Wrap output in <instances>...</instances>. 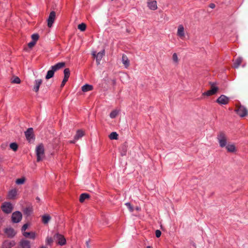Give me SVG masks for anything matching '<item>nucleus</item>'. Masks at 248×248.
<instances>
[{
  "label": "nucleus",
  "mask_w": 248,
  "mask_h": 248,
  "mask_svg": "<svg viewBox=\"0 0 248 248\" xmlns=\"http://www.w3.org/2000/svg\"><path fill=\"white\" fill-rule=\"evenodd\" d=\"M217 140L220 147L226 146L227 144L228 138L226 134L223 132H219L217 135Z\"/></svg>",
  "instance_id": "obj_1"
},
{
  "label": "nucleus",
  "mask_w": 248,
  "mask_h": 248,
  "mask_svg": "<svg viewBox=\"0 0 248 248\" xmlns=\"http://www.w3.org/2000/svg\"><path fill=\"white\" fill-rule=\"evenodd\" d=\"M37 161L39 162L44 158V147L42 144L38 145L36 148Z\"/></svg>",
  "instance_id": "obj_2"
},
{
  "label": "nucleus",
  "mask_w": 248,
  "mask_h": 248,
  "mask_svg": "<svg viewBox=\"0 0 248 248\" xmlns=\"http://www.w3.org/2000/svg\"><path fill=\"white\" fill-rule=\"evenodd\" d=\"M218 90V88L216 86V84L213 83L211 84V89L207 92L203 93L202 95L203 96L206 95L207 96H211L216 94Z\"/></svg>",
  "instance_id": "obj_3"
},
{
  "label": "nucleus",
  "mask_w": 248,
  "mask_h": 248,
  "mask_svg": "<svg viewBox=\"0 0 248 248\" xmlns=\"http://www.w3.org/2000/svg\"><path fill=\"white\" fill-rule=\"evenodd\" d=\"M235 111L241 117L246 116L248 113L246 108L242 106H236Z\"/></svg>",
  "instance_id": "obj_4"
},
{
  "label": "nucleus",
  "mask_w": 248,
  "mask_h": 248,
  "mask_svg": "<svg viewBox=\"0 0 248 248\" xmlns=\"http://www.w3.org/2000/svg\"><path fill=\"white\" fill-rule=\"evenodd\" d=\"M54 239L58 244L61 246H63L66 244L65 238L62 235L59 233H56L54 235Z\"/></svg>",
  "instance_id": "obj_5"
},
{
  "label": "nucleus",
  "mask_w": 248,
  "mask_h": 248,
  "mask_svg": "<svg viewBox=\"0 0 248 248\" xmlns=\"http://www.w3.org/2000/svg\"><path fill=\"white\" fill-rule=\"evenodd\" d=\"M1 209L5 213L9 214L12 212L13 209V206L10 202H5L2 204Z\"/></svg>",
  "instance_id": "obj_6"
},
{
  "label": "nucleus",
  "mask_w": 248,
  "mask_h": 248,
  "mask_svg": "<svg viewBox=\"0 0 248 248\" xmlns=\"http://www.w3.org/2000/svg\"><path fill=\"white\" fill-rule=\"evenodd\" d=\"M22 218V215L21 212L16 211L13 213L12 216V220L14 223L20 222Z\"/></svg>",
  "instance_id": "obj_7"
},
{
  "label": "nucleus",
  "mask_w": 248,
  "mask_h": 248,
  "mask_svg": "<svg viewBox=\"0 0 248 248\" xmlns=\"http://www.w3.org/2000/svg\"><path fill=\"white\" fill-rule=\"evenodd\" d=\"M56 17V13L54 11H52L49 14L48 17L47 19V26L49 28L52 26Z\"/></svg>",
  "instance_id": "obj_8"
},
{
  "label": "nucleus",
  "mask_w": 248,
  "mask_h": 248,
  "mask_svg": "<svg viewBox=\"0 0 248 248\" xmlns=\"http://www.w3.org/2000/svg\"><path fill=\"white\" fill-rule=\"evenodd\" d=\"M177 35L181 39H184L185 37V31L183 25H179L178 26Z\"/></svg>",
  "instance_id": "obj_9"
},
{
  "label": "nucleus",
  "mask_w": 248,
  "mask_h": 248,
  "mask_svg": "<svg viewBox=\"0 0 248 248\" xmlns=\"http://www.w3.org/2000/svg\"><path fill=\"white\" fill-rule=\"evenodd\" d=\"M25 134L27 140L29 142L34 140L33 132V129L32 128H28V130L25 132Z\"/></svg>",
  "instance_id": "obj_10"
},
{
  "label": "nucleus",
  "mask_w": 248,
  "mask_h": 248,
  "mask_svg": "<svg viewBox=\"0 0 248 248\" xmlns=\"http://www.w3.org/2000/svg\"><path fill=\"white\" fill-rule=\"evenodd\" d=\"M147 7L149 9L155 11L157 9V2L155 0H148Z\"/></svg>",
  "instance_id": "obj_11"
},
{
  "label": "nucleus",
  "mask_w": 248,
  "mask_h": 248,
  "mask_svg": "<svg viewBox=\"0 0 248 248\" xmlns=\"http://www.w3.org/2000/svg\"><path fill=\"white\" fill-rule=\"evenodd\" d=\"M229 101V98L224 95H221L218 98L217 102L220 105H226Z\"/></svg>",
  "instance_id": "obj_12"
},
{
  "label": "nucleus",
  "mask_w": 248,
  "mask_h": 248,
  "mask_svg": "<svg viewBox=\"0 0 248 248\" xmlns=\"http://www.w3.org/2000/svg\"><path fill=\"white\" fill-rule=\"evenodd\" d=\"M225 147L227 152L229 153H235L237 151L236 148L234 143H229L226 144Z\"/></svg>",
  "instance_id": "obj_13"
},
{
  "label": "nucleus",
  "mask_w": 248,
  "mask_h": 248,
  "mask_svg": "<svg viewBox=\"0 0 248 248\" xmlns=\"http://www.w3.org/2000/svg\"><path fill=\"white\" fill-rule=\"evenodd\" d=\"M105 51L103 50L102 51L98 52L97 55L95 54V52L93 53V55L94 57H96V62L98 64L100 63V62L103 56L104 55Z\"/></svg>",
  "instance_id": "obj_14"
},
{
  "label": "nucleus",
  "mask_w": 248,
  "mask_h": 248,
  "mask_svg": "<svg viewBox=\"0 0 248 248\" xmlns=\"http://www.w3.org/2000/svg\"><path fill=\"white\" fill-rule=\"evenodd\" d=\"M18 190L16 188H15L9 191L8 194V197L10 200H14L17 195Z\"/></svg>",
  "instance_id": "obj_15"
},
{
  "label": "nucleus",
  "mask_w": 248,
  "mask_h": 248,
  "mask_svg": "<svg viewBox=\"0 0 248 248\" xmlns=\"http://www.w3.org/2000/svg\"><path fill=\"white\" fill-rule=\"evenodd\" d=\"M84 135V132L81 130H78L77 131V133L74 137V140L70 141V143H74L76 140H78L81 137H82Z\"/></svg>",
  "instance_id": "obj_16"
},
{
  "label": "nucleus",
  "mask_w": 248,
  "mask_h": 248,
  "mask_svg": "<svg viewBox=\"0 0 248 248\" xmlns=\"http://www.w3.org/2000/svg\"><path fill=\"white\" fill-rule=\"evenodd\" d=\"M21 248H31L30 242L27 240L23 239L20 242Z\"/></svg>",
  "instance_id": "obj_17"
},
{
  "label": "nucleus",
  "mask_w": 248,
  "mask_h": 248,
  "mask_svg": "<svg viewBox=\"0 0 248 248\" xmlns=\"http://www.w3.org/2000/svg\"><path fill=\"white\" fill-rule=\"evenodd\" d=\"M65 65V63L63 62H59L56 64L55 65L52 66L51 68L52 69L54 72L57 71V70L62 68Z\"/></svg>",
  "instance_id": "obj_18"
},
{
  "label": "nucleus",
  "mask_w": 248,
  "mask_h": 248,
  "mask_svg": "<svg viewBox=\"0 0 248 248\" xmlns=\"http://www.w3.org/2000/svg\"><path fill=\"white\" fill-rule=\"evenodd\" d=\"M42 83V80L41 79H38L35 80L33 90L36 92H38L39 90V87Z\"/></svg>",
  "instance_id": "obj_19"
},
{
  "label": "nucleus",
  "mask_w": 248,
  "mask_h": 248,
  "mask_svg": "<svg viewBox=\"0 0 248 248\" xmlns=\"http://www.w3.org/2000/svg\"><path fill=\"white\" fill-rule=\"evenodd\" d=\"M23 235L26 238L34 239L36 236V234L35 232H23Z\"/></svg>",
  "instance_id": "obj_20"
},
{
  "label": "nucleus",
  "mask_w": 248,
  "mask_h": 248,
  "mask_svg": "<svg viewBox=\"0 0 248 248\" xmlns=\"http://www.w3.org/2000/svg\"><path fill=\"white\" fill-rule=\"evenodd\" d=\"M122 63L124 66L125 68H127L130 64V62L125 55H123L122 58Z\"/></svg>",
  "instance_id": "obj_21"
},
{
  "label": "nucleus",
  "mask_w": 248,
  "mask_h": 248,
  "mask_svg": "<svg viewBox=\"0 0 248 248\" xmlns=\"http://www.w3.org/2000/svg\"><path fill=\"white\" fill-rule=\"evenodd\" d=\"M4 232L8 237H13L16 234L14 229L11 228L5 229Z\"/></svg>",
  "instance_id": "obj_22"
},
{
  "label": "nucleus",
  "mask_w": 248,
  "mask_h": 248,
  "mask_svg": "<svg viewBox=\"0 0 248 248\" xmlns=\"http://www.w3.org/2000/svg\"><path fill=\"white\" fill-rule=\"evenodd\" d=\"M243 61V59L241 57L237 58L234 61L233 67L234 68H237L239 67Z\"/></svg>",
  "instance_id": "obj_23"
},
{
  "label": "nucleus",
  "mask_w": 248,
  "mask_h": 248,
  "mask_svg": "<svg viewBox=\"0 0 248 248\" xmlns=\"http://www.w3.org/2000/svg\"><path fill=\"white\" fill-rule=\"evenodd\" d=\"M82 91L83 92H87L93 90V86L89 84H85L83 85L81 88Z\"/></svg>",
  "instance_id": "obj_24"
},
{
  "label": "nucleus",
  "mask_w": 248,
  "mask_h": 248,
  "mask_svg": "<svg viewBox=\"0 0 248 248\" xmlns=\"http://www.w3.org/2000/svg\"><path fill=\"white\" fill-rule=\"evenodd\" d=\"M119 112H120L119 110L114 109L110 112V113L109 114V116L112 119L115 118V117H116L117 116V115H118Z\"/></svg>",
  "instance_id": "obj_25"
},
{
  "label": "nucleus",
  "mask_w": 248,
  "mask_h": 248,
  "mask_svg": "<svg viewBox=\"0 0 248 248\" xmlns=\"http://www.w3.org/2000/svg\"><path fill=\"white\" fill-rule=\"evenodd\" d=\"M89 195L86 193L82 194L79 197V201L80 202H83L86 199L89 198Z\"/></svg>",
  "instance_id": "obj_26"
},
{
  "label": "nucleus",
  "mask_w": 248,
  "mask_h": 248,
  "mask_svg": "<svg viewBox=\"0 0 248 248\" xmlns=\"http://www.w3.org/2000/svg\"><path fill=\"white\" fill-rule=\"evenodd\" d=\"M54 73H55V72L54 71V70L51 68V70H48L47 71V74L46 76V79H48L52 78L54 76Z\"/></svg>",
  "instance_id": "obj_27"
},
{
  "label": "nucleus",
  "mask_w": 248,
  "mask_h": 248,
  "mask_svg": "<svg viewBox=\"0 0 248 248\" xmlns=\"http://www.w3.org/2000/svg\"><path fill=\"white\" fill-rule=\"evenodd\" d=\"M26 178L25 177H22L20 178H18L16 180V183L17 185H22L24 184L26 181Z\"/></svg>",
  "instance_id": "obj_28"
},
{
  "label": "nucleus",
  "mask_w": 248,
  "mask_h": 248,
  "mask_svg": "<svg viewBox=\"0 0 248 248\" xmlns=\"http://www.w3.org/2000/svg\"><path fill=\"white\" fill-rule=\"evenodd\" d=\"M50 216L48 215H44L42 217V221L44 224H47L50 219Z\"/></svg>",
  "instance_id": "obj_29"
},
{
  "label": "nucleus",
  "mask_w": 248,
  "mask_h": 248,
  "mask_svg": "<svg viewBox=\"0 0 248 248\" xmlns=\"http://www.w3.org/2000/svg\"><path fill=\"white\" fill-rule=\"evenodd\" d=\"M54 240V238H53L51 237L47 236L46 239V244L48 245L51 246L53 244Z\"/></svg>",
  "instance_id": "obj_30"
},
{
  "label": "nucleus",
  "mask_w": 248,
  "mask_h": 248,
  "mask_svg": "<svg viewBox=\"0 0 248 248\" xmlns=\"http://www.w3.org/2000/svg\"><path fill=\"white\" fill-rule=\"evenodd\" d=\"M118 135L115 132H113L109 135V138L110 140H117L118 139Z\"/></svg>",
  "instance_id": "obj_31"
},
{
  "label": "nucleus",
  "mask_w": 248,
  "mask_h": 248,
  "mask_svg": "<svg viewBox=\"0 0 248 248\" xmlns=\"http://www.w3.org/2000/svg\"><path fill=\"white\" fill-rule=\"evenodd\" d=\"M172 59L173 62L174 63L177 64L178 63L179 59H178L177 54L176 53H174L172 54Z\"/></svg>",
  "instance_id": "obj_32"
},
{
  "label": "nucleus",
  "mask_w": 248,
  "mask_h": 248,
  "mask_svg": "<svg viewBox=\"0 0 248 248\" xmlns=\"http://www.w3.org/2000/svg\"><path fill=\"white\" fill-rule=\"evenodd\" d=\"M70 74V70L68 68H66L64 70V78L68 79Z\"/></svg>",
  "instance_id": "obj_33"
},
{
  "label": "nucleus",
  "mask_w": 248,
  "mask_h": 248,
  "mask_svg": "<svg viewBox=\"0 0 248 248\" xmlns=\"http://www.w3.org/2000/svg\"><path fill=\"white\" fill-rule=\"evenodd\" d=\"M20 82V78L17 77H15L11 79V82L13 83L19 84Z\"/></svg>",
  "instance_id": "obj_34"
},
{
  "label": "nucleus",
  "mask_w": 248,
  "mask_h": 248,
  "mask_svg": "<svg viewBox=\"0 0 248 248\" xmlns=\"http://www.w3.org/2000/svg\"><path fill=\"white\" fill-rule=\"evenodd\" d=\"M10 147L14 151H16L17 149L18 146L16 143H12L10 145Z\"/></svg>",
  "instance_id": "obj_35"
},
{
  "label": "nucleus",
  "mask_w": 248,
  "mask_h": 248,
  "mask_svg": "<svg viewBox=\"0 0 248 248\" xmlns=\"http://www.w3.org/2000/svg\"><path fill=\"white\" fill-rule=\"evenodd\" d=\"M86 26L84 23H81L78 25V29L81 31H84L86 30Z\"/></svg>",
  "instance_id": "obj_36"
},
{
  "label": "nucleus",
  "mask_w": 248,
  "mask_h": 248,
  "mask_svg": "<svg viewBox=\"0 0 248 248\" xmlns=\"http://www.w3.org/2000/svg\"><path fill=\"white\" fill-rule=\"evenodd\" d=\"M24 212L26 215L29 216L31 213L32 209L31 207H27L25 209Z\"/></svg>",
  "instance_id": "obj_37"
},
{
  "label": "nucleus",
  "mask_w": 248,
  "mask_h": 248,
  "mask_svg": "<svg viewBox=\"0 0 248 248\" xmlns=\"http://www.w3.org/2000/svg\"><path fill=\"white\" fill-rule=\"evenodd\" d=\"M31 39L32 41H34L36 43L37 41L39 39V35L37 34H33L31 35Z\"/></svg>",
  "instance_id": "obj_38"
},
{
  "label": "nucleus",
  "mask_w": 248,
  "mask_h": 248,
  "mask_svg": "<svg viewBox=\"0 0 248 248\" xmlns=\"http://www.w3.org/2000/svg\"><path fill=\"white\" fill-rule=\"evenodd\" d=\"M125 205L127 206L128 209H129V211L131 212H133L134 211V208L131 205V204L129 202H127L125 204Z\"/></svg>",
  "instance_id": "obj_39"
},
{
  "label": "nucleus",
  "mask_w": 248,
  "mask_h": 248,
  "mask_svg": "<svg viewBox=\"0 0 248 248\" xmlns=\"http://www.w3.org/2000/svg\"><path fill=\"white\" fill-rule=\"evenodd\" d=\"M36 42H35L34 41H31V42H30V43L28 44V46H29L30 48H32V47L35 46V45L36 44Z\"/></svg>",
  "instance_id": "obj_40"
},
{
  "label": "nucleus",
  "mask_w": 248,
  "mask_h": 248,
  "mask_svg": "<svg viewBox=\"0 0 248 248\" xmlns=\"http://www.w3.org/2000/svg\"><path fill=\"white\" fill-rule=\"evenodd\" d=\"M28 224H25L22 227V229H21V230H22V233H23V232H26L25 231L28 228Z\"/></svg>",
  "instance_id": "obj_41"
},
{
  "label": "nucleus",
  "mask_w": 248,
  "mask_h": 248,
  "mask_svg": "<svg viewBox=\"0 0 248 248\" xmlns=\"http://www.w3.org/2000/svg\"><path fill=\"white\" fill-rule=\"evenodd\" d=\"M161 232L160 231L157 230L155 231V236L156 237L158 238L161 236Z\"/></svg>",
  "instance_id": "obj_42"
},
{
  "label": "nucleus",
  "mask_w": 248,
  "mask_h": 248,
  "mask_svg": "<svg viewBox=\"0 0 248 248\" xmlns=\"http://www.w3.org/2000/svg\"><path fill=\"white\" fill-rule=\"evenodd\" d=\"M68 81V79H66V78H63V79L62 82V84H61V87H63L64 85L65 84L66 82Z\"/></svg>",
  "instance_id": "obj_43"
},
{
  "label": "nucleus",
  "mask_w": 248,
  "mask_h": 248,
  "mask_svg": "<svg viewBox=\"0 0 248 248\" xmlns=\"http://www.w3.org/2000/svg\"><path fill=\"white\" fill-rule=\"evenodd\" d=\"M123 151L121 153L122 155H126V150L125 147H123Z\"/></svg>",
  "instance_id": "obj_44"
},
{
  "label": "nucleus",
  "mask_w": 248,
  "mask_h": 248,
  "mask_svg": "<svg viewBox=\"0 0 248 248\" xmlns=\"http://www.w3.org/2000/svg\"><path fill=\"white\" fill-rule=\"evenodd\" d=\"M215 7V5L214 4H213V3H212V4H211L210 5V7L212 8V9L214 8Z\"/></svg>",
  "instance_id": "obj_45"
},
{
  "label": "nucleus",
  "mask_w": 248,
  "mask_h": 248,
  "mask_svg": "<svg viewBox=\"0 0 248 248\" xmlns=\"http://www.w3.org/2000/svg\"><path fill=\"white\" fill-rule=\"evenodd\" d=\"M86 246H87V248H90V247H89V241H87L86 243Z\"/></svg>",
  "instance_id": "obj_46"
},
{
  "label": "nucleus",
  "mask_w": 248,
  "mask_h": 248,
  "mask_svg": "<svg viewBox=\"0 0 248 248\" xmlns=\"http://www.w3.org/2000/svg\"><path fill=\"white\" fill-rule=\"evenodd\" d=\"M136 210H137V211H140V208L139 206H137L136 207Z\"/></svg>",
  "instance_id": "obj_47"
},
{
  "label": "nucleus",
  "mask_w": 248,
  "mask_h": 248,
  "mask_svg": "<svg viewBox=\"0 0 248 248\" xmlns=\"http://www.w3.org/2000/svg\"><path fill=\"white\" fill-rule=\"evenodd\" d=\"M40 248H46L44 246H42L40 247Z\"/></svg>",
  "instance_id": "obj_48"
},
{
  "label": "nucleus",
  "mask_w": 248,
  "mask_h": 248,
  "mask_svg": "<svg viewBox=\"0 0 248 248\" xmlns=\"http://www.w3.org/2000/svg\"><path fill=\"white\" fill-rule=\"evenodd\" d=\"M146 248H152L150 246H148L146 247Z\"/></svg>",
  "instance_id": "obj_49"
}]
</instances>
